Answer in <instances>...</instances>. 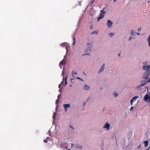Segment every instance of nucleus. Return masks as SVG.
Listing matches in <instances>:
<instances>
[{"mask_svg":"<svg viewBox=\"0 0 150 150\" xmlns=\"http://www.w3.org/2000/svg\"><path fill=\"white\" fill-rule=\"evenodd\" d=\"M146 69V71L143 74L142 77L144 79H147L148 78V76L150 75V71H148L147 69Z\"/></svg>","mask_w":150,"mask_h":150,"instance_id":"1","label":"nucleus"},{"mask_svg":"<svg viewBox=\"0 0 150 150\" xmlns=\"http://www.w3.org/2000/svg\"><path fill=\"white\" fill-rule=\"evenodd\" d=\"M150 82V78L148 79L147 81L145 80L144 81H142V84L141 85H139L137 86V88H140L141 86H143L146 84L147 83Z\"/></svg>","mask_w":150,"mask_h":150,"instance_id":"2","label":"nucleus"},{"mask_svg":"<svg viewBox=\"0 0 150 150\" xmlns=\"http://www.w3.org/2000/svg\"><path fill=\"white\" fill-rule=\"evenodd\" d=\"M144 100L147 102H150V93H147L144 97Z\"/></svg>","mask_w":150,"mask_h":150,"instance_id":"3","label":"nucleus"},{"mask_svg":"<svg viewBox=\"0 0 150 150\" xmlns=\"http://www.w3.org/2000/svg\"><path fill=\"white\" fill-rule=\"evenodd\" d=\"M87 46L88 47V48L86 51V53H85V55H88V53H87L89 52H90L91 51V48L92 47V44L91 43H88L87 44Z\"/></svg>","mask_w":150,"mask_h":150,"instance_id":"4","label":"nucleus"},{"mask_svg":"<svg viewBox=\"0 0 150 150\" xmlns=\"http://www.w3.org/2000/svg\"><path fill=\"white\" fill-rule=\"evenodd\" d=\"M104 10H103L101 11V12L100 14V17H99L98 18V21H99L100 19L102 18H103L104 17L105 13V11H104Z\"/></svg>","mask_w":150,"mask_h":150,"instance_id":"5","label":"nucleus"},{"mask_svg":"<svg viewBox=\"0 0 150 150\" xmlns=\"http://www.w3.org/2000/svg\"><path fill=\"white\" fill-rule=\"evenodd\" d=\"M63 106L65 109V112H67V108L70 107V104H64Z\"/></svg>","mask_w":150,"mask_h":150,"instance_id":"6","label":"nucleus"},{"mask_svg":"<svg viewBox=\"0 0 150 150\" xmlns=\"http://www.w3.org/2000/svg\"><path fill=\"white\" fill-rule=\"evenodd\" d=\"M110 125L108 122H107L104 125L103 128H106L107 130H108L110 129Z\"/></svg>","mask_w":150,"mask_h":150,"instance_id":"7","label":"nucleus"},{"mask_svg":"<svg viewBox=\"0 0 150 150\" xmlns=\"http://www.w3.org/2000/svg\"><path fill=\"white\" fill-rule=\"evenodd\" d=\"M139 98L138 96H136L134 97L131 100L130 102L131 103V105H132V103L133 102H134L137 100V99Z\"/></svg>","mask_w":150,"mask_h":150,"instance_id":"8","label":"nucleus"},{"mask_svg":"<svg viewBox=\"0 0 150 150\" xmlns=\"http://www.w3.org/2000/svg\"><path fill=\"white\" fill-rule=\"evenodd\" d=\"M66 63V59L64 58L59 63V65H65Z\"/></svg>","mask_w":150,"mask_h":150,"instance_id":"9","label":"nucleus"},{"mask_svg":"<svg viewBox=\"0 0 150 150\" xmlns=\"http://www.w3.org/2000/svg\"><path fill=\"white\" fill-rule=\"evenodd\" d=\"M112 23L110 21V20L108 21V23L107 25L108 27L110 28L112 26Z\"/></svg>","mask_w":150,"mask_h":150,"instance_id":"10","label":"nucleus"},{"mask_svg":"<svg viewBox=\"0 0 150 150\" xmlns=\"http://www.w3.org/2000/svg\"><path fill=\"white\" fill-rule=\"evenodd\" d=\"M105 66V64H103L101 67V69L99 70L98 72V73H100V72H102V71H103L104 69V67Z\"/></svg>","mask_w":150,"mask_h":150,"instance_id":"11","label":"nucleus"},{"mask_svg":"<svg viewBox=\"0 0 150 150\" xmlns=\"http://www.w3.org/2000/svg\"><path fill=\"white\" fill-rule=\"evenodd\" d=\"M74 146L77 149H81L82 148V146L81 145H79L77 144H75L74 145Z\"/></svg>","mask_w":150,"mask_h":150,"instance_id":"12","label":"nucleus"},{"mask_svg":"<svg viewBox=\"0 0 150 150\" xmlns=\"http://www.w3.org/2000/svg\"><path fill=\"white\" fill-rule=\"evenodd\" d=\"M75 35H76L75 34H74V35H73V40L74 41V42L72 43V45H74L75 44Z\"/></svg>","mask_w":150,"mask_h":150,"instance_id":"13","label":"nucleus"},{"mask_svg":"<svg viewBox=\"0 0 150 150\" xmlns=\"http://www.w3.org/2000/svg\"><path fill=\"white\" fill-rule=\"evenodd\" d=\"M144 144L145 147H146L148 146L149 142L148 141L146 140L144 141Z\"/></svg>","mask_w":150,"mask_h":150,"instance_id":"14","label":"nucleus"},{"mask_svg":"<svg viewBox=\"0 0 150 150\" xmlns=\"http://www.w3.org/2000/svg\"><path fill=\"white\" fill-rule=\"evenodd\" d=\"M77 74V73L76 72H75L74 71H73L72 72V78H73V79H74L75 78V77L74 76L75 75V74Z\"/></svg>","mask_w":150,"mask_h":150,"instance_id":"15","label":"nucleus"},{"mask_svg":"<svg viewBox=\"0 0 150 150\" xmlns=\"http://www.w3.org/2000/svg\"><path fill=\"white\" fill-rule=\"evenodd\" d=\"M135 33H137V35H139V33H137V32H134V30H132V31L131 33V34L132 35H135Z\"/></svg>","mask_w":150,"mask_h":150,"instance_id":"16","label":"nucleus"},{"mask_svg":"<svg viewBox=\"0 0 150 150\" xmlns=\"http://www.w3.org/2000/svg\"><path fill=\"white\" fill-rule=\"evenodd\" d=\"M64 70L62 71V75L63 76V81L62 82V83H63V81H64Z\"/></svg>","mask_w":150,"mask_h":150,"instance_id":"17","label":"nucleus"},{"mask_svg":"<svg viewBox=\"0 0 150 150\" xmlns=\"http://www.w3.org/2000/svg\"><path fill=\"white\" fill-rule=\"evenodd\" d=\"M147 41L149 43V45L150 47V36H149L148 38H147Z\"/></svg>","mask_w":150,"mask_h":150,"instance_id":"18","label":"nucleus"},{"mask_svg":"<svg viewBox=\"0 0 150 150\" xmlns=\"http://www.w3.org/2000/svg\"><path fill=\"white\" fill-rule=\"evenodd\" d=\"M98 33V31H94L92 32L91 34H97Z\"/></svg>","mask_w":150,"mask_h":150,"instance_id":"19","label":"nucleus"},{"mask_svg":"<svg viewBox=\"0 0 150 150\" xmlns=\"http://www.w3.org/2000/svg\"><path fill=\"white\" fill-rule=\"evenodd\" d=\"M90 87L89 86L86 85H85V90H87L89 89Z\"/></svg>","mask_w":150,"mask_h":150,"instance_id":"20","label":"nucleus"},{"mask_svg":"<svg viewBox=\"0 0 150 150\" xmlns=\"http://www.w3.org/2000/svg\"><path fill=\"white\" fill-rule=\"evenodd\" d=\"M113 94L115 97H117L118 95V93L116 92H114Z\"/></svg>","mask_w":150,"mask_h":150,"instance_id":"21","label":"nucleus"},{"mask_svg":"<svg viewBox=\"0 0 150 150\" xmlns=\"http://www.w3.org/2000/svg\"><path fill=\"white\" fill-rule=\"evenodd\" d=\"M109 35L110 37H112L114 35V34L112 33H110Z\"/></svg>","mask_w":150,"mask_h":150,"instance_id":"22","label":"nucleus"},{"mask_svg":"<svg viewBox=\"0 0 150 150\" xmlns=\"http://www.w3.org/2000/svg\"><path fill=\"white\" fill-rule=\"evenodd\" d=\"M67 76L65 78V85H66L67 83Z\"/></svg>","mask_w":150,"mask_h":150,"instance_id":"23","label":"nucleus"},{"mask_svg":"<svg viewBox=\"0 0 150 150\" xmlns=\"http://www.w3.org/2000/svg\"><path fill=\"white\" fill-rule=\"evenodd\" d=\"M49 137H48L46 139H44L43 141L44 142H45V143H47V139H48Z\"/></svg>","mask_w":150,"mask_h":150,"instance_id":"24","label":"nucleus"},{"mask_svg":"<svg viewBox=\"0 0 150 150\" xmlns=\"http://www.w3.org/2000/svg\"><path fill=\"white\" fill-rule=\"evenodd\" d=\"M61 46L62 47H64L65 46V43H63L62 44H61Z\"/></svg>","mask_w":150,"mask_h":150,"instance_id":"25","label":"nucleus"},{"mask_svg":"<svg viewBox=\"0 0 150 150\" xmlns=\"http://www.w3.org/2000/svg\"><path fill=\"white\" fill-rule=\"evenodd\" d=\"M68 46H66V51H67V53L68 52Z\"/></svg>","mask_w":150,"mask_h":150,"instance_id":"26","label":"nucleus"},{"mask_svg":"<svg viewBox=\"0 0 150 150\" xmlns=\"http://www.w3.org/2000/svg\"><path fill=\"white\" fill-rule=\"evenodd\" d=\"M59 100H58V99H57L56 100V104H57L59 103Z\"/></svg>","mask_w":150,"mask_h":150,"instance_id":"27","label":"nucleus"},{"mask_svg":"<svg viewBox=\"0 0 150 150\" xmlns=\"http://www.w3.org/2000/svg\"><path fill=\"white\" fill-rule=\"evenodd\" d=\"M76 79H80L81 81H83V80L81 79V78H79V77H77L76 78Z\"/></svg>","mask_w":150,"mask_h":150,"instance_id":"28","label":"nucleus"},{"mask_svg":"<svg viewBox=\"0 0 150 150\" xmlns=\"http://www.w3.org/2000/svg\"><path fill=\"white\" fill-rule=\"evenodd\" d=\"M53 115H54V116H53V118H54L55 117V112H54L53 113Z\"/></svg>","mask_w":150,"mask_h":150,"instance_id":"29","label":"nucleus"},{"mask_svg":"<svg viewBox=\"0 0 150 150\" xmlns=\"http://www.w3.org/2000/svg\"><path fill=\"white\" fill-rule=\"evenodd\" d=\"M134 109V107H131V108H130V110H133V109Z\"/></svg>","mask_w":150,"mask_h":150,"instance_id":"30","label":"nucleus"},{"mask_svg":"<svg viewBox=\"0 0 150 150\" xmlns=\"http://www.w3.org/2000/svg\"><path fill=\"white\" fill-rule=\"evenodd\" d=\"M138 31L141 30V27H140V28H139V29H138Z\"/></svg>","mask_w":150,"mask_h":150,"instance_id":"31","label":"nucleus"},{"mask_svg":"<svg viewBox=\"0 0 150 150\" xmlns=\"http://www.w3.org/2000/svg\"><path fill=\"white\" fill-rule=\"evenodd\" d=\"M60 97V96L59 95L58 96L57 99H58V100H59Z\"/></svg>","mask_w":150,"mask_h":150,"instance_id":"32","label":"nucleus"},{"mask_svg":"<svg viewBox=\"0 0 150 150\" xmlns=\"http://www.w3.org/2000/svg\"><path fill=\"white\" fill-rule=\"evenodd\" d=\"M62 83H61V84H59V88H60V86L61 84H62Z\"/></svg>","mask_w":150,"mask_h":150,"instance_id":"33","label":"nucleus"},{"mask_svg":"<svg viewBox=\"0 0 150 150\" xmlns=\"http://www.w3.org/2000/svg\"><path fill=\"white\" fill-rule=\"evenodd\" d=\"M141 147V145H139L138 147V149H139Z\"/></svg>","mask_w":150,"mask_h":150,"instance_id":"34","label":"nucleus"},{"mask_svg":"<svg viewBox=\"0 0 150 150\" xmlns=\"http://www.w3.org/2000/svg\"><path fill=\"white\" fill-rule=\"evenodd\" d=\"M143 63L144 64H147V62H143Z\"/></svg>","mask_w":150,"mask_h":150,"instance_id":"35","label":"nucleus"},{"mask_svg":"<svg viewBox=\"0 0 150 150\" xmlns=\"http://www.w3.org/2000/svg\"><path fill=\"white\" fill-rule=\"evenodd\" d=\"M67 56L66 55L64 56V58H65L66 59Z\"/></svg>","mask_w":150,"mask_h":150,"instance_id":"36","label":"nucleus"},{"mask_svg":"<svg viewBox=\"0 0 150 150\" xmlns=\"http://www.w3.org/2000/svg\"><path fill=\"white\" fill-rule=\"evenodd\" d=\"M132 39V37H130L129 39V40H130Z\"/></svg>","mask_w":150,"mask_h":150,"instance_id":"37","label":"nucleus"},{"mask_svg":"<svg viewBox=\"0 0 150 150\" xmlns=\"http://www.w3.org/2000/svg\"><path fill=\"white\" fill-rule=\"evenodd\" d=\"M69 127H71V128H72V129H74V128H73V127H72L71 125H69Z\"/></svg>","mask_w":150,"mask_h":150,"instance_id":"38","label":"nucleus"},{"mask_svg":"<svg viewBox=\"0 0 150 150\" xmlns=\"http://www.w3.org/2000/svg\"><path fill=\"white\" fill-rule=\"evenodd\" d=\"M120 53L118 54V56L120 57Z\"/></svg>","mask_w":150,"mask_h":150,"instance_id":"39","label":"nucleus"},{"mask_svg":"<svg viewBox=\"0 0 150 150\" xmlns=\"http://www.w3.org/2000/svg\"><path fill=\"white\" fill-rule=\"evenodd\" d=\"M94 0H93V2H92V4H91V6L92 5V4L93 3V1H94Z\"/></svg>","mask_w":150,"mask_h":150,"instance_id":"40","label":"nucleus"},{"mask_svg":"<svg viewBox=\"0 0 150 150\" xmlns=\"http://www.w3.org/2000/svg\"><path fill=\"white\" fill-rule=\"evenodd\" d=\"M73 145V144H71V146H72Z\"/></svg>","mask_w":150,"mask_h":150,"instance_id":"41","label":"nucleus"},{"mask_svg":"<svg viewBox=\"0 0 150 150\" xmlns=\"http://www.w3.org/2000/svg\"><path fill=\"white\" fill-rule=\"evenodd\" d=\"M57 106H58V105H57ZM57 108H58V107H57H57H56V110H57Z\"/></svg>","mask_w":150,"mask_h":150,"instance_id":"42","label":"nucleus"},{"mask_svg":"<svg viewBox=\"0 0 150 150\" xmlns=\"http://www.w3.org/2000/svg\"><path fill=\"white\" fill-rule=\"evenodd\" d=\"M149 149V147L147 149H146V150H148Z\"/></svg>","mask_w":150,"mask_h":150,"instance_id":"43","label":"nucleus"},{"mask_svg":"<svg viewBox=\"0 0 150 150\" xmlns=\"http://www.w3.org/2000/svg\"><path fill=\"white\" fill-rule=\"evenodd\" d=\"M116 1V0H114V1L115 2Z\"/></svg>","mask_w":150,"mask_h":150,"instance_id":"44","label":"nucleus"},{"mask_svg":"<svg viewBox=\"0 0 150 150\" xmlns=\"http://www.w3.org/2000/svg\"><path fill=\"white\" fill-rule=\"evenodd\" d=\"M84 55V54H83L82 55V56H83Z\"/></svg>","mask_w":150,"mask_h":150,"instance_id":"45","label":"nucleus"},{"mask_svg":"<svg viewBox=\"0 0 150 150\" xmlns=\"http://www.w3.org/2000/svg\"><path fill=\"white\" fill-rule=\"evenodd\" d=\"M83 73L84 74V72H83Z\"/></svg>","mask_w":150,"mask_h":150,"instance_id":"46","label":"nucleus"},{"mask_svg":"<svg viewBox=\"0 0 150 150\" xmlns=\"http://www.w3.org/2000/svg\"><path fill=\"white\" fill-rule=\"evenodd\" d=\"M146 88H147L148 89V87H146Z\"/></svg>","mask_w":150,"mask_h":150,"instance_id":"47","label":"nucleus"},{"mask_svg":"<svg viewBox=\"0 0 150 150\" xmlns=\"http://www.w3.org/2000/svg\"><path fill=\"white\" fill-rule=\"evenodd\" d=\"M67 150H69V149H67Z\"/></svg>","mask_w":150,"mask_h":150,"instance_id":"48","label":"nucleus"},{"mask_svg":"<svg viewBox=\"0 0 150 150\" xmlns=\"http://www.w3.org/2000/svg\"><path fill=\"white\" fill-rule=\"evenodd\" d=\"M149 36H150V35H149Z\"/></svg>","mask_w":150,"mask_h":150,"instance_id":"49","label":"nucleus"}]
</instances>
